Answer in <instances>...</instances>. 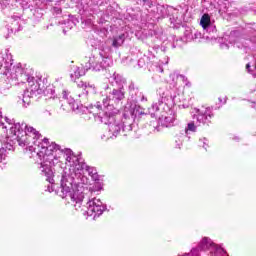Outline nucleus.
<instances>
[{
    "label": "nucleus",
    "mask_w": 256,
    "mask_h": 256,
    "mask_svg": "<svg viewBox=\"0 0 256 256\" xmlns=\"http://www.w3.org/2000/svg\"><path fill=\"white\" fill-rule=\"evenodd\" d=\"M247 45H249V43H247V40L243 38H240L233 43L234 47H237V49H244L245 52H247Z\"/></svg>",
    "instance_id": "18"
},
{
    "label": "nucleus",
    "mask_w": 256,
    "mask_h": 256,
    "mask_svg": "<svg viewBox=\"0 0 256 256\" xmlns=\"http://www.w3.org/2000/svg\"><path fill=\"white\" fill-rule=\"evenodd\" d=\"M12 125L10 127L11 135L9 137L0 136V163H3L7 158V151H13V145L15 142L18 143L20 147H27V149L36 154L37 159H39L41 175L46 177V181L50 183L47 187L49 193H53L55 185V172L53 171L54 165L59 163V157H57V151L63 153L61 146L57 145L55 142L49 144V140L44 138L42 142L39 141V134L35 128L27 126L25 123H15V119H10L8 117H3L0 110V125Z\"/></svg>",
    "instance_id": "1"
},
{
    "label": "nucleus",
    "mask_w": 256,
    "mask_h": 256,
    "mask_svg": "<svg viewBox=\"0 0 256 256\" xmlns=\"http://www.w3.org/2000/svg\"><path fill=\"white\" fill-rule=\"evenodd\" d=\"M62 153L57 151L54 152V155L61 158V155L66 159L69 168H65L62 173V178L60 180V197L62 199H71L74 203V207L76 211L81 209V203H83V199H85V186L89 183V178L83 175V169L85 165L76 164V161H79V158L73 155L71 149H61Z\"/></svg>",
    "instance_id": "2"
},
{
    "label": "nucleus",
    "mask_w": 256,
    "mask_h": 256,
    "mask_svg": "<svg viewBox=\"0 0 256 256\" xmlns=\"http://www.w3.org/2000/svg\"><path fill=\"white\" fill-rule=\"evenodd\" d=\"M246 71L247 73L252 75V77L256 78V57H254L253 62H249L248 64H246Z\"/></svg>",
    "instance_id": "17"
},
{
    "label": "nucleus",
    "mask_w": 256,
    "mask_h": 256,
    "mask_svg": "<svg viewBox=\"0 0 256 256\" xmlns=\"http://www.w3.org/2000/svg\"><path fill=\"white\" fill-rule=\"evenodd\" d=\"M156 121H152L150 125H152L155 129V131H161V126H155Z\"/></svg>",
    "instance_id": "26"
},
{
    "label": "nucleus",
    "mask_w": 256,
    "mask_h": 256,
    "mask_svg": "<svg viewBox=\"0 0 256 256\" xmlns=\"http://www.w3.org/2000/svg\"><path fill=\"white\" fill-rule=\"evenodd\" d=\"M193 114V119L196 125L199 127L201 125H206L207 127L210 126L211 120L215 117L213 113V109L210 107H202V108H195Z\"/></svg>",
    "instance_id": "8"
},
{
    "label": "nucleus",
    "mask_w": 256,
    "mask_h": 256,
    "mask_svg": "<svg viewBox=\"0 0 256 256\" xmlns=\"http://www.w3.org/2000/svg\"><path fill=\"white\" fill-rule=\"evenodd\" d=\"M123 99H125V90L123 87H119V89H113L102 101L96 102L94 107L98 111H109L110 107H115Z\"/></svg>",
    "instance_id": "6"
},
{
    "label": "nucleus",
    "mask_w": 256,
    "mask_h": 256,
    "mask_svg": "<svg viewBox=\"0 0 256 256\" xmlns=\"http://www.w3.org/2000/svg\"><path fill=\"white\" fill-rule=\"evenodd\" d=\"M12 63L4 66L5 71L3 75H6L8 79H12V81H20V83H25V81L29 84V88L24 92L22 97L23 107L27 108L31 104V97H37V95H48L49 87H47V80L38 78L35 80L34 77L27 73V69L21 67V64H17L12 67Z\"/></svg>",
    "instance_id": "3"
},
{
    "label": "nucleus",
    "mask_w": 256,
    "mask_h": 256,
    "mask_svg": "<svg viewBox=\"0 0 256 256\" xmlns=\"http://www.w3.org/2000/svg\"><path fill=\"white\" fill-rule=\"evenodd\" d=\"M133 87V84H131L130 86H129V88L131 89Z\"/></svg>",
    "instance_id": "32"
},
{
    "label": "nucleus",
    "mask_w": 256,
    "mask_h": 256,
    "mask_svg": "<svg viewBox=\"0 0 256 256\" xmlns=\"http://www.w3.org/2000/svg\"><path fill=\"white\" fill-rule=\"evenodd\" d=\"M110 83H116V85H123V83H125V79L123 78V76L119 75V74H113L112 77H110Z\"/></svg>",
    "instance_id": "19"
},
{
    "label": "nucleus",
    "mask_w": 256,
    "mask_h": 256,
    "mask_svg": "<svg viewBox=\"0 0 256 256\" xmlns=\"http://www.w3.org/2000/svg\"><path fill=\"white\" fill-rule=\"evenodd\" d=\"M62 98H64L69 105H71L72 109H75V99L73 97L69 96V92L63 91L62 92Z\"/></svg>",
    "instance_id": "21"
},
{
    "label": "nucleus",
    "mask_w": 256,
    "mask_h": 256,
    "mask_svg": "<svg viewBox=\"0 0 256 256\" xmlns=\"http://www.w3.org/2000/svg\"><path fill=\"white\" fill-rule=\"evenodd\" d=\"M103 190V183L99 180L95 181L94 185L89 188L90 193H97V191Z\"/></svg>",
    "instance_id": "22"
},
{
    "label": "nucleus",
    "mask_w": 256,
    "mask_h": 256,
    "mask_svg": "<svg viewBox=\"0 0 256 256\" xmlns=\"http://www.w3.org/2000/svg\"><path fill=\"white\" fill-rule=\"evenodd\" d=\"M170 79H172L173 87H177L178 83H183L184 85H189V80H187V77H185L181 74L172 73V74H170Z\"/></svg>",
    "instance_id": "12"
},
{
    "label": "nucleus",
    "mask_w": 256,
    "mask_h": 256,
    "mask_svg": "<svg viewBox=\"0 0 256 256\" xmlns=\"http://www.w3.org/2000/svg\"><path fill=\"white\" fill-rule=\"evenodd\" d=\"M80 203V208L77 211L83 213V215H88V217H93V219H97V217H101L103 212L107 209V205L101 202V199L92 198L87 203L86 206H82Z\"/></svg>",
    "instance_id": "7"
},
{
    "label": "nucleus",
    "mask_w": 256,
    "mask_h": 256,
    "mask_svg": "<svg viewBox=\"0 0 256 256\" xmlns=\"http://www.w3.org/2000/svg\"><path fill=\"white\" fill-rule=\"evenodd\" d=\"M221 49H229V44L223 42L220 44Z\"/></svg>",
    "instance_id": "28"
},
{
    "label": "nucleus",
    "mask_w": 256,
    "mask_h": 256,
    "mask_svg": "<svg viewBox=\"0 0 256 256\" xmlns=\"http://www.w3.org/2000/svg\"><path fill=\"white\" fill-rule=\"evenodd\" d=\"M186 137H187V134L183 130L178 132L174 136L176 149H181V147H183V141H185Z\"/></svg>",
    "instance_id": "15"
},
{
    "label": "nucleus",
    "mask_w": 256,
    "mask_h": 256,
    "mask_svg": "<svg viewBox=\"0 0 256 256\" xmlns=\"http://www.w3.org/2000/svg\"><path fill=\"white\" fill-rule=\"evenodd\" d=\"M103 112V116L99 113V117L102 123L108 125L107 139H117L121 135V132L124 137L131 135L133 131V118L127 115L123 116L119 108L113 106H110L108 110Z\"/></svg>",
    "instance_id": "4"
},
{
    "label": "nucleus",
    "mask_w": 256,
    "mask_h": 256,
    "mask_svg": "<svg viewBox=\"0 0 256 256\" xmlns=\"http://www.w3.org/2000/svg\"><path fill=\"white\" fill-rule=\"evenodd\" d=\"M141 101H147V97L142 95Z\"/></svg>",
    "instance_id": "31"
},
{
    "label": "nucleus",
    "mask_w": 256,
    "mask_h": 256,
    "mask_svg": "<svg viewBox=\"0 0 256 256\" xmlns=\"http://www.w3.org/2000/svg\"><path fill=\"white\" fill-rule=\"evenodd\" d=\"M78 97H82V95H81V94H79V95H78Z\"/></svg>",
    "instance_id": "33"
},
{
    "label": "nucleus",
    "mask_w": 256,
    "mask_h": 256,
    "mask_svg": "<svg viewBox=\"0 0 256 256\" xmlns=\"http://www.w3.org/2000/svg\"><path fill=\"white\" fill-rule=\"evenodd\" d=\"M200 25L203 29H211V17L209 14H204L200 20Z\"/></svg>",
    "instance_id": "16"
},
{
    "label": "nucleus",
    "mask_w": 256,
    "mask_h": 256,
    "mask_svg": "<svg viewBox=\"0 0 256 256\" xmlns=\"http://www.w3.org/2000/svg\"><path fill=\"white\" fill-rule=\"evenodd\" d=\"M123 43H125V34H121L119 36L114 37L112 46H114L116 48L121 47V45H123Z\"/></svg>",
    "instance_id": "20"
},
{
    "label": "nucleus",
    "mask_w": 256,
    "mask_h": 256,
    "mask_svg": "<svg viewBox=\"0 0 256 256\" xmlns=\"http://www.w3.org/2000/svg\"><path fill=\"white\" fill-rule=\"evenodd\" d=\"M78 87H80L81 89H84L85 91V93L82 94V97H84V99L82 100L83 103H85V98L89 93H97V88L94 86V84H91V83L80 81L78 83Z\"/></svg>",
    "instance_id": "11"
},
{
    "label": "nucleus",
    "mask_w": 256,
    "mask_h": 256,
    "mask_svg": "<svg viewBox=\"0 0 256 256\" xmlns=\"http://www.w3.org/2000/svg\"><path fill=\"white\" fill-rule=\"evenodd\" d=\"M158 9H163V7L160 6V8H158Z\"/></svg>",
    "instance_id": "35"
},
{
    "label": "nucleus",
    "mask_w": 256,
    "mask_h": 256,
    "mask_svg": "<svg viewBox=\"0 0 256 256\" xmlns=\"http://www.w3.org/2000/svg\"><path fill=\"white\" fill-rule=\"evenodd\" d=\"M254 24H248L246 26V33L249 37V42L253 43L256 47V28L253 27Z\"/></svg>",
    "instance_id": "14"
},
{
    "label": "nucleus",
    "mask_w": 256,
    "mask_h": 256,
    "mask_svg": "<svg viewBox=\"0 0 256 256\" xmlns=\"http://www.w3.org/2000/svg\"><path fill=\"white\" fill-rule=\"evenodd\" d=\"M138 65H139L140 67H145V59L140 58V59L138 60Z\"/></svg>",
    "instance_id": "27"
},
{
    "label": "nucleus",
    "mask_w": 256,
    "mask_h": 256,
    "mask_svg": "<svg viewBox=\"0 0 256 256\" xmlns=\"http://www.w3.org/2000/svg\"><path fill=\"white\" fill-rule=\"evenodd\" d=\"M229 41L231 44H233V41H235V39L233 38V34H231L229 37H228Z\"/></svg>",
    "instance_id": "29"
},
{
    "label": "nucleus",
    "mask_w": 256,
    "mask_h": 256,
    "mask_svg": "<svg viewBox=\"0 0 256 256\" xmlns=\"http://www.w3.org/2000/svg\"><path fill=\"white\" fill-rule=\"evenodd\" d=\"M158 104L152 105L153 111H159L161 105H168L169 103H175V97L171 95V92L165 87H160L157 89Z\"/></svg>",
    "instance_id": "9"
},
{
    "label": "nucleus",
    "mask_w": 256,
    "mask_h": 256,
    "mask_svg": "<svg viewBox=\"0 0 256 256\" xmlns=\"http://www.w3.org/2000/svg\"><path fill=\"white\" fill-rule=\"evenodd\" d=\"M186 135L188 131H192L193 133H195V131H197V125H195V121L190 122L187 124V127L182 130Z\"/></svg>",
    "instance_id": "23"
},
{
    "label": "nucleus",
    "mask_w": 256,
    "mask_h": 256,
    "mask_svg": "<svg viewBox=\"0 0 256 256\" xmlns=\"http://www.w3.org/2000/svg\"><path fill=\"white\" fill-rule=\"evenodd\" d=\"M158 125L161 127H173L175 125V112L168 108L158 119Z\"/></svg>",
    "instance_id": "10"
},
{
    "label": "nucleus",
    "mask_w": 256,
    "mask_h": 256,
    "mask_svg": "<svg viewBox=\"0 0 256 256\" xmlns=\"http://www.w3.org/2000/svg\"><path fill=\"white\" fill-rule=\"evenodd\" d=\"M203 37V35L201 34V32L199 31H194V33L192 34V39H201Z\"/></svg>",
    "instance_id": "24"
},
{
    "label": "nucleus",
    "mask_w": 256,
    "mask_h": 256,
    "mask_svg": "<svg viewBox=\"0 0 256 256\" xmlns=\"http://www.w3.org/2000/svg\"><path fill=\"white\" fill-rule=\"evenodd\" d=\"M11 33H13V29H11Z\"/></svg>",
    "instance_id": "37"
},
{
    "label": "nucleus",
    "mask_w": 256,
    "mask_h": 256,
    "mask_svg": "<svg viewBox=\"0 0 256 256\" xmlns=\"http://www.w3.org/2000/svg\"><path fill=\"white\" fill-rule=\"evenodd\" d=\"M207 143H208V141L206 140V138H203V139L199 140L200 147H203L205 150H207V147H206Z\"/></svg>",
    "instance_id": "25"
},
{
    "label": "nucleus",
    "mask_w": 256,
    "mask_h": 256,
    "mask_svg": "<svg viewBox=\"0 0 256 256\" xmlns=\"http://www.w3.org/2000/svg\"><path fill=\"white\" fill-rule=\"evenodd\" d=\"M220 103H227V98L225 97L224 100L219 98Z\"/></svg>",
    "instance_id": "30"
},
{
    "label": "nucleus",
    "mask_w": 256,
    "mask_h": 256,
    "mask_svg": "<svg viewBox=\"0 0 256 256\" xmlns=\"http://www.w3.org/2000/svg\"><path fill=\"white\" fill-rule=\"evenodd\" d=\"M1 67H3V65L0 64V69H1Z\"/></svg>",
    "instance_id": "36"
},
{
    "label": "nucleus",
    "mask_w": 256,
    "mask_h": 256,
    "mask_svg": "<svg viewBox=\"0 0 256 256\" xmlns=\"http://www.w3.org/2000/svg\"><path fill=\"white\" fill-rule=\"evenodd\" d=\"M111 65H113V60L109 58L107 52L101 50L98 55L90 57L89 66H72L70 77L72 81H77V79L83 77L89 69H93V71H101V69H107V67H111Z\"/></svg>",
    "instance_id": "5"
},
{
    "label": "nucleus",
    "mask_w": 256,
    "mask_h": 256,
    "mask_svg": "<svg viewBox=\"0 0 256 256\" xmlns=\"http://www.w3.org/2000/svg\"><path fill=\"white\" fill-rule=\"evenodd\" d=\"M78 163L80 165H84V169H86V171L88 172V175H90V177L93 179V181H99V174H97V170L95 168H91L87 165H85L83 162H80L79 161V158H78V161L75 162L76 165H78Z\"/></svg>",
    "instance_id": "13"
},
{
    "label": "nucleus",
    "mask_w": 256,
    "mask_h": 256,
    "mask_svg": "<svg viewBox=\"0 0 256 256\" xmlns=\"http://www.w3.org/2000/svg\"><path fill=\"white\" fill-rule=\"evenodd\" d=\"M158 9H163V7L160 6V8H158Z\"/></svg>",
    "instance_id": "34"
}]
</instances>
